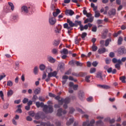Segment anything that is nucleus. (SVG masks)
Listing matches in <instances>:
<instances>
[{
  "mask_svg": "<svg viewBox=\"0 0 126 126\" xmlns=\"http://www.w3.org/2000/svg\"><path fill=\"white\" fill-rule=\"evenodd\" d=\"M35 105L37 108H43V111L45 114H49V113H53L54 110L53 109V106L49 105H44L43 102L40 103L39 101H37L35 103Z\"/></svg>",
  "mask_w": 126,
  "mask_h": 126,
  "instance_id": "nucleus-1",
  "label": "nucleus"
},
{
  "mask_svg": "<svg viewBox=\"0 0 126 126\" xmlns=\"http://www.w3.org/2000/svg\"><path fill=\"white\" fill-rule=\"evenodd\" d=\"M54 98L56 100H57V101H58L59 103H61V105H63V103H65L63 106L64 109H66V108H67V104L69 103L70 101V98H69V97H66L65 99H63V98L61 99V97L59 95H55V97H54ZM60 99H61V100H60Z\"/></svg>",
  "mask_w": 126,
  "mask_h": 126,
  "instance_id": "nucleus-2",
  "label": "nucleus"
},
{
  "mask_svg": "<svg viewBox=\"0 0 126 126\" xmlns=\"http://www.w3.org/2000/svg\"><path fill=\"white\" fill-rule=\"evenodd\" d=\"M67 23L63 25V28L67 29V30H72V27L75 26V24L73 23L72 21L69 19L67 20Z\"/></svg>",
  "mask_w": 126,
  "mask_h": 126,
  "instance_id": "nucleus-3",
  "label": "nucleus"
},
{
  "mask_svg": "<svg viewBox=\"0 0 126 126\" xmlns=\"http://www.w3.org/2000/svg\"><path fill=\"white\" fill-rule=\"evenodd\" d=\"M112 62L114 63H118L115 64V68L118 69V70H120V69H121V65L120 64H123L122 61H121L120 59L117 60L116 58H113L112 59Z\"/></svg>",
  "mask_w": 126,
  "mask_h": 126,
  "instance_id": "nucleus-4",
  "label": "nucleus"
},
{
  "mask_svg": "<svg viewBox=\"0 0 126 126\" xmlns=\"http://www.w3.org/2000/svg\"><path fill=\"white\" fill-rule=\"evenodd\" d=\"M87 75V73H83L82 72H81L80 73H75V72L72 73V75H73L74 76H76L77 77H83Z\"/></svg>",
  "mask_w": 126,
  "mask_h": 126,
  "instance_id": "nucleus-5",
  "label": "nucleus"
},
{
  "mask_svg": "<svg viewBox=\"0 0 126 126\" xmlns=\"http://www.w3.org/2000/svg\"><path fill=\"white\" fill-rule=\"evenodd\" d=\"M95 123V120H92L90 122V124H89V121L87 120L86 122H83V126H94L93 125Z\"/></svg>",
  "mask_w": 126,
  "mask_h": 126,
  "instance_id": "nucleus-6",
  "label": "nucleus"
},
{
  "mask_svg": "<svg viewBox=\"0 0 126 126\" xmlns=\"http://www.w3.org/2000/svg\"><path fill=\"white\" fill-rule=\"evenodd\" d=\"M49 23L50 25H55V23H57V20L56 19V18L54 17H49Z\"/></svg>",
  "mask_w": 126,
  "mask_h": 126,
  "instance_id": "nucleus-7",
  "label": "nucleus"
},
{
  "mask_svg": "<svg viewBox=\"0 0 126 126\" xmlns=\"http://www.w3.org/2000/svg\"><path fill=\"white\" fill-rule=\"evenodd\" d=\"M62 114H63V115L66 114V111L64 110L63 111V108H60L58 110V113L57 115L58 116V117H61V116H62Z\"/></svg>",
  "mask_w": 126,
  "mask_h": 126,
  "instance_id": "nucleus-8",
  "label": "nucleus"
},
{
  "mask_svg": "<svg viewBox=\"0 0 126 126\" xmlns=\"http://www.w3.org/2000/svg\"><path fill=\"white\" fill-rule=\"evenodd\" d=\"M48 76L49 77H57V75H58V71H54L53 72H50L48 74Z\"/></svg>",
  "mask_w": 126,
  "mask_h": 126,
  "instance_id": "nucleus-9",
  "label": "nucleus"
},
{
  "mask_svg": "<svg viewBox=\"0 0 126 126\" xmlns=\"http://www.w3.org/2000/svg\"><path fill=\"white\" fill-rule=\"evenodd\" d=\"M65 14L67 15V16H72L73 14H74V12L72 10H66L65 12Z\"/></svg>",
  "mask_w": 126,
  "mask_h": 126,
  "instance_id": "nucleus-10",
  "label": "nucleus"
},
{
  "mask_svg": "<svg viewBox=\"0 0 126 126\" xmlns=\"http://www.w3.org/2000/svg\"><path fill=\"white\" fill-rule=\"evenodd\" d=\"M84 92L83 91H80L78 94V97L80 100H84L85 99Z\"/></svg>",
  "mask_w": 126,
  "mask_h": 126,
  "instance_id": "nucleus-11",
  "label": "nucleus"
},
{
  "mask_svg": "<svg viewBox=\"0 0 126 126\" xmlns=\"http://www.w3.org/2000/svg\"><path fill=\"white\" fill-rule=\"evenodd\" d=\"M29 8L30 7H27V6L24 5L22 7V12H24V13H28V11H29Z\"/></svg>",
  "mask_w": 126,
  "mask_h": 126,
  "instance_id": "nucleus-12",
  "label": "nucleus"
},
{
  "mask_svg": "<svg viewBox=\"0 0 126 126\" xmlns=\"http://www.w3.org/2000/svg\"><path fill=\"white\" fill-rule=\"evenodd\" d=\"M61 30H62V25H58V27L55 28V32L57 34H59L61 32Z\"/></svg>",
  "mask_w": 126,
  "mask_h": 126,
  "instance_id": "nucleus-13",
  "label": "nucleus"
},
{
  "mask_svg": "<svg viewBox=\"0 0 126 126\" xmlns=\"http://www.w3.org/2000/svg\"><path fill=\"white\" fill-rule=\"evenodd\" d=\"M108 15L109 16H114V15H116V9H112L108 11Z\"/></svg>",
  "mask_w": 126,
  "mask_h": 126,
  "instance_id": "nucleus-14",
  "label": "nucleus"
},
{
  "mask_svg": "<svg viewBox=\"0 0 126 126\" xmlns=\"http://www.w3.org/2000/svg\"><path fill=\"white\" fill-rule=\"evenodd\" d=\"M126 50L125 48H119L118 50V54L119 55H123V54H126Z\"/></svg>",
  "mask_w": 126,
  "mask_h": 126,
  "instance_id": "nucleus-15",
  "label": "nucleus"
},
{
  "mask_svg": "<svg viewBox=\"0 0 126 126\" xmlns=\"http://www.w3.org/2000/svg\"><path fill=\"white\" fill-rule=\"evenodd\" d=\"M47 60L49 63H55L56 62V59H54L53 57L49 56L48 57Z\"/></svg>",
  "mask_w": 126,
  "mask_h": 126,
  "instance_id": "nucleus-16",
  "label": "nucleus"
},
{
  "mask_svg": "<svg viewBox=\"0 0 126 126\" xmlns=\"http://www.w3.org/2000/svg\"><path fill=\"white\" fill-rule=\"evenodd\" d=\"M3 11L6 13H7L10 11V8L7 6H4L3 8Z\"/></svg>",
  "mask_w": 126,
  "mask_h": 126,
  "instance_id": "nucleus-17",
  "label": "nucleus"
},
{
  "mask_svg": "<svg viewBox=\"0 0 126 126\" xmlns=\"http://www.w3.org/2000/svg\"><path fill=\"white\" fill-rule=\"evenodd\" d=\"M105 52H106V48H105L99 49L98 50V54H103Z\"/></svg>",
  "mask_w": 126,
  "mask_h": 126,
  "instance_id": "nucleus-18",
  "label": "nucleus"
},
{
  "mask_svg": "<svg viewBox=\"0 0 126 126\" xmlns=\"http://www.w3.org/2000/svg\"><path fill=\"white\" fill-rule=\"evenodd\" d=\"M110 42H112V38H109L105 40V47H108V46H109Z\"/></svg>",
  "mask_w": 126,
  "mask_h": 126,
  "instance_id": "nucleus-19",
  "label": "nucleus"
},
{
  "mask_svg": "<svg viewBox=\"0 0 126 126\" xmlns=\"http://www.w3.org/2000/svg\"><path fill=\"white\" fill-rule=\"evenodd\" d=\"M92 49L93 52H96V51L98 50V47L96 46V45L95 44H93Z\"/></svg>",
  "mask_w": 126,
  "mask_h": 126,
  "instance_id": "nucleus-20",
  "label": "nucleus"
},
{
  "mask_svg": "<svg viewBox=\"0 0 126 126\" xmlns=\"http://www.w3.org/2000/svg\"><path fill=\"white\" fill-rule=\"evenodd\" d=\"M99 87H101V88H103V89H109L110 86L106 85H99Z\"/></svg>",
  "mask_w": 126,
  "mask_h": 126,
  "instance_id": "nucleus-21",
  "label": "nucleus"
},
{
  "mask_svg": "<svg viewBox=\"0 0 126 126\" xmlns=\"http://www.w3.org/2000/svg\"><path fill=\"white\" fill-rule=\"evenodd\" d=\"M81 38L82 40H85V37L87 36V33L86 32H83L81 34H80Z\"/></svg>",
  "mask_w": 126,
  "mask_h": 126,
  "instance_id": "nucleus-22",
  "label": "nucleus"
},
{
  "mask_svg": "<svg viewBox=\"0 0 126 126\" xmlns=\"http://www.w3.org/2000/svg\"><path fill=\"white\" fill-rule=\"evenodd\" d=\"M41 92V89L38 88L37 89H35L34 91V94H38L39 93Z\"/></svg>",
  "mask_w": 126,
  "mask_h": 126,
  "instance_id": "nucleus-23",
  "label": "nucleus"
},
{
  "mask_svg": "<svg viewBox=\"0 0 126 126\" xmlns=\"http://www.w3.org/2000/svg\"><path fill=\"white\" fill-rule=\"evenodd\" d=\"M96 77L97 78H99L100 80H103V77H102V73H97L96 74Z\"/></svg>",
  "mask_w": 126,
  "mask_h": 126,
  "instance_id": "nucleus-24",
  "label": "nucleus"
},
{
  "mask_svg": "<svg viewBox=\"0 0 126 126\" xmlns=\"http://www.w3.org/2000/svg\"><path fill=\"white\" fill-rule=\"evenodd\" d=\"M74 121V120L73 118L70 119H69V122L68 121L66 123L67 126H70V125H71V124H72L73 123Z\"/></svg>",
  "mask_w": 126,
  "mask_h": 126,
  "instance_id": "nucleus-25",
  "label": "nucleus"
},
{
  "mask_svg": "<svg viewBox=\"0 0 126 126\" xmlns=\"http://www.w3.org/2000/svg\"><path fill=\"white\" fill-rule=\"evenodd\" d=\"M12 94H13V91L12 90H10L7 92V96L8 97H10V96H12Z\"/></svg>",
  "mask_w": 126,
  "mask_h": 126,
  "instance_id": "nucleus-26",
  "label": "nucleus"
},
{
  "mask_svg": "<svg viewBox=\"0 0 126 126\" xmlns=\"http://www.w3.org/2000/svg\"><path fill=\"white\" fill-rule=\"evenodd\" d=\"M120 80L122 81L123 83H126V76H123L120 77Z\"/></svg>",
  "mask_w": 126,
  "mask_h": 126,
  "instance_id": "nucleus-27",
  "label": "nucleus"
},
{
  "mask_svg": "<svg viewBox=\"0 0 126 126\" xmlns=\"http://www.w3.org/2000/svg\"><path fill=\"white\" fill-rule=\"evenodd\" d=\"M8 5L9 6L11 7V10H14V5H13V3L11 2H8Z\"/></svg>",
  "mask_w": 126,
  "mask_h": 126,
  "instance_id": "nucleus-28",
  "label": "nucleus"
},
{
  "mask_svg": "<svg viewBox=\"0 0 126 126\" xmlns=\"http://www.w3.org/2000/svg\"><path fill=\"white\" fill-rule=\"evenodd\" d=\"M61 53L64 54V55H67V54H68V51L67 50V49L64 48L63 49V51H61Z\"/></svg>",
  "mask_w": 126,
  "mask_h": 126,
  "instance_id": "nucleus-29",
  "label": "nucleus"
},
{
  "mask_svg": "<svg viewBox=\"0 0 126 126\" xmlns=\"http://www.w3.org/2000/svg\"><path fill=\"white\" fill-rule=\"evenodd\" d=\"M107 67H108V66H106L105 67H104V68L105 69H107V72H108V73H111V72H112L113 70V68L112 67H110L107 69Z\"/></svg>",
  "mask_w": 126,
  "mask_h": 126,
  "instance_id": "nucleus-30",
  "label": "nucleus"
},
{
  "mask_svg": "<svg viewBox=\"0 0 126 126\" xmlns=\"http://www.w3.org/2000/svg\"><path fill=\"white\" fill-rule=\"evenodd\" d=\"M40 70H44L46 68V66L44 64H41L39 65Z\"/></svg>",
  "mask_w": 126,
  "mask_h": 126,
  "instance_id": "nucleus-31",
  "label": "nucleus"
},
{
  "mask_svg": "<svg viewBox=\"0 0 126 126\" xmlns=\"http://www.w3.org/2000/svg\"><path fill=\"white\" fill-rule=\"evenodd\" d=\"M76 61L72 60L69 62V64H70V65H72V66H73L74 64H76Z\"/></svg>",
  "mask_w": 126,
  "mask_h": 126,
  "instance_id": "nucleus-32",
  "label": "nucleus"
},
{
  "mask_svg": "<svg viewBox=\"0 0 126 126\" xmlns=\"http://www.w3.org/2000/svg\"><path fill=\"white\" fill-rule=\"evenodd\" d=\"M90 77H91V76L90 75L86 76L85 81H86V82H88V83L90 82Z\"/></svg>",
  "mask_w": 126,
  "mask_h": 126,
  "instance_id": "nucleus-33",
  "label": "nucleus"
},
{
  "mask_svg": "<svg viewBox=\"0 0 126 126\" xmlns=\"http://www.w3.org/2000/svg\"><path fill=\"white\" fill-rule=\"evenodd\" d=\"M123 42V37H120L118 40V45H122V42Z\"/></svg>",
  "mask_w": 126,
  "mask_h": 126,
  "instance_id": "nucleus-34",
  "label": "nucleus"
},
{
  "mask_svg": "<svg viewBox=\"0 0 126 126\" xmlns=\"http://www.w3.org/2000/svg\"><path fill=\"white\" fill-rule=\"evenodd\" d=\"M95 13V15H94V17H95L96 18H98V17H99L100 16V13L99 12V11H95L94 12Z\"/></svg>",
  "mask_w": 126,
  "mask_h": 126,
  "instance_id": "nucleus-35",
  "label": "nucleus"
},
{
  "mask_svg": "<svg viewBox=\"0 0 126 126\" xmlns=\"http://www.w3.org/2000/svg\"><path fill=\"white\" fill-rule=\"evenodd\" d=\"M76 64L77 66H82V65H83V63L79 61H76Z\"/></svg>",
  "mask_w": 126,
  "mask_h": 126,
  "instance_id": "nucleus-36",
  "label": "nucleus"
},
{
  "mask_svg": "<svg viewBox=\"0 0 126 126\" xmlns=\"http://www.w3.org/2000/svg\"><path fill=\"white\" fill-rule=\"evenodd\" d=\"M53 71V69L52 68V67L51 66H48L47 69H46V72H48V71H49V72H52V71Z\"/></svg>",
  "mask_w": 126,
  "mask_h": 126,
  "instance_id": "nucleus-37",
  "label": "nucleus"
},
{
  "mask_svg": "<svg viewBox=\"0 0 126 126\" xmlns=\"http://www.w3.org/2000/svg\"><path fill=\"white\" fill-rule=\"evenodd\" d=\"M96 71V68L92 67L90 69V73H94Z\"/></svg>",
  "mask_w": 126,
  "mask_h": 126,
  "instance_id": "nucleus-38",
  "label": "nucleus"
},
{
  "mask_svg": "<svg viewBox=\"0 0 126 126\" xmlns=\"http://www.w3.org/2000/svg\"><path fill=\"white\" fill-rule=\"evenodd\" d=\"M4 95H3V92H2V91H0V97L1 98L2 100H4Z\"/></svg>",
  "mask_w": 126,
  "mask_h": 126,
  "instance_id": "nucleus-39",
  "label": "nucleus"
},
{
  "mask_svg": "<svg viewBox=\"0 0 126 126\" xmlns=\"http://www.w3.org/2000/svg\"><path fill=\"white\" fill-rule=\"evenodd\" d=\"M13 85V84L11 81H7V86H10V87H11V86H12Z\"/></svg>",
  "mask_w": 126,
  "mask_h": 126,
  "instance_id": "nucleus-40",
  "label": "nucleus"
},
{
  "mask_svg": "<svg viewBox=\"0 0 126 126\" xmlns=\"http://www.w3.org/2000/svg\"><path fill=\"white\" fill-rule=\"evenodd\" d=\"M33 72L34 74H37V73H38V67L37 66L34 67Z\"/></svg>",
  "mask_w": 126,
  "mask_h": 126,
  "instance_id": "nucleus-41",
  "label": "nucleus"
},
{
  "mask_svg": "<svg viewBox=\"0 0 126 126\" xmlns=\"http://www.w3.org/2000/svg\"><path fill=\"white\" fill-rule=\"evenodd\" d=\"M59 44H60V40H55L53 45L54 46H58Z\"/></svg>",
  "mask_w": 126,
  "mask_h": 126,
  "instance_id": "nucleus-42",
  "label": "nucleus"
},
{
  "mask_svg": "<svg viewBox=\"0 0 126 126\" xmlns=\"http://www.w3.org/2000/svg\"><path fill=\"white\" fill-rule=\"evenodd\" d=\"M92 65L94 67H96L98 65V62L97 61H94L92 63Z\"/></svg>",
  "mask_w": 126,
  "mask_h": 126,
  "instance_id": "nucleus-43",
  "label": "nucleus"
},
{
  "mask_svg": "<svg viewBox=\"0 0 126 126\" xmlns=\"http://www.w3.org/2000/svg\"><path fill=\"white\" fill-rule=\"evenodd\" d=\"M37 99H38V96H37L36 95H34L32 97V100L33 102H35Z\"/></svg>",
  "mask_w": 126,
  "mask_h": 126,
  "instance_id": "nucleus-44",
  "label": "nucleus"
},
{
  "mask_svg": "<svg viewBox=\"0 0 126 126\" xmlns=\"http://www.w3.org/2000/svg\"><path fill=\"white\" fill-rule=\"evenodd\" d=\"M29 114L30 115V116H31L32 117H34L35 116V113H34V111L29 112Z\"/></svg>",
  "mask_w": 126,
  "mask_h": 126,
  "instance_id": "nucleus-45",
  "label": "nucleus"
},
{
  "mask_svg": "<svg viewBox=\"0 0 126 126\" xmlns=\"http://www.w3.org/2000/svg\"><path fill=\"white\" fill-rule=\"evenodd\" d=\"M87 101H88V102H92V101H93V97H92V96H90L87 98Z\"/></svg>",
  "mask_w": 126,
  "mask_h": 126,
  "instance_id": "nucleus-46",
  "label": "nucleus"
},
{
  "mask_svg": "<svg viewBox=\"0 0 126 126\" xmlns=\"http://www.w3.org/2000/svg\"><path fill=\"white\" fill-rule=\"evenodd\" d=\"M105 11L104 12V14H107L108 12V10H109V7L108 6H105Z\"/></svg>",
  "mask_w": 126,
  "mask_h": 126,
  "instance_id": "nucleus-47",
  "label": "nucleus"
},
{
  "mask_svg": "<svg viewBox=\"0 0 126 126\" xmlns=\"http://www.w3.org/2000/svg\"><path fill=\"white\" fill-rule=\"evenodd\" d=\"M79 29H80V31H83V30H85V29H84V26H83V25H81V26H80V27L79 28Z\"/></svg>",
  "mask_w": 126,
  "mask_h": 126,
  "instance_id": "nucleus-48",
  "label": "nucleus"
},
{
  "mask_svg": "<svg viewBox=\"0 0 126 126\" xmlns=\"http://www.w3.org/2000/svg\"><path fill=\"white\" fill-rule=\"evenodd\" d=\"M52 53H53V54H54L55 55L58 54V49H55V48L53 49L52 50Z\"/></svg>",
  "mask_w": 126,
  "mask_h": 126,
  "instance_id": "nucleus-49",
  "label": "nucleus"
},
{
  "mask_svg": "<svg viewBox=\"0 0 126 126\" xmlns=\"http://www.w3.org/2000/svg\"><path fill=\"white\" fill-rule=\"evenodd\" d=\"M38 99L39 101H41V102H44L45 101V98L43 96H39Z\"/></svg>",
  "mask_w": 126,
  "mask_h": 126,
  "instance_id": "nucleus-50",
  "label": "nucleus"
},
{
  "mask_svg": "<svg viewBox=\"0 0 126 126\" xmlns=\"http://www.w3.org/2000/svg\"><path fill=\"white\" fill-rule=\"evenodd\" d=\"M3 107L4 110H6V109L8 108V103L4 104Z\"/></svg>",
  "mask_w": 126,
  "mask_h": 126,
  "instance_id": "nucleus-51",
  "label": "nucleus"
},
{
  "mask_svg": "<svg viewBox=\"0 0 126 126\" xmlns=\"http://www.w3.org/2000/svg\"><path fill=\"white\" fill-rule=\"evenodd\" d=\"M62 104H61V102H59V104H55L54 105V107L55 108H60L61 106H62Z\"/></svg>",
  "mask_w": 126,
  "mask_h": 126,
  "instance_id": "nucleus-52",
  "label": "nucleus"
},
{
  "mask_svg": "<svg viewBox=\"0 0 126 126\" xmlns=\"http://www.w3.org/2000/svg\"><path fill=\"white\" fill-rule=\"evenodd\" d=\"M28 102V98H24L23 100V104H26Z\"/></svg>",
  "mask_w": 126,
  "mask_h": 126,
  "instance_id": "nucleus-53",
  "label": "nucleus"
},
{
  "mask_svg": "<svg viewBox=\"0 0 126 126\" xmlns=\"http://www.w3.org/2000/svg\"><path fill=\"white\" fill-rule=\"evenodd\" d=\"M92 31L93 32H96V31H97V27L96 26L93 27L92 29Z\"/></svg>",
  "mask_w": 126,
  "mask_h": 126,
  "instance_id": "nucleus-54",
  "label": "nucleus"
},
{
  "mask_svg": "<svg viewBox=\"0 0 126 126\" xmlns=\"http://www.w3.org/2000/svg\"><path fill=\"white\" fill-rule=\"evenodd\" d=\"M75 24H77V25H80V26H81V25H82V24H81V21H75Z\"/></svg>",
  "mask_w": 126,
  "mask_h": 126,
  "instance_id": "nucleus-55",
  "label": "nucleus"
},
{
  "mask_svg": "<svg viewBox=\"0 0 126 126\" xmlns=\"http://www.w3.org/2000/svg\"><path fill=\"white\" fill-rule=\"evenodd\" d=\"M105 63L107 64H109L111 63V59H106L105 60Z\"/></svg>",
  "mask_w": 126,
  "mask_h": 126,
  "instance_id": "nucleus-56",
  "label": "nucleus"
},
{
  "mask_svg": "<svg viewBox=\"0 0 126 126\" xmlns=\"http://www.w3.org/2000/svg\"><path fill=\"white\" fill-rule=\"evenodd\" d=\"M109 57H110V58H114V57H115V53L113 52H110L109 54Z\"/></svg>",
  "mask_w": 126,
  "mask_h": 126,
  "instance_id": "nucleus-57",
  "label": "nucleus"
},
{
  "mask_svg": "<svg viewBox=\"0 0 126 126\" xmlns=\"http://www.w3.org/2000/svg\"><path fill=\"white\" fill-rule=\"evenodd\" d=\"M5 74H3V75H0V81L2 79H3L4 77H5Z\"/></svg>",
  "mask_w": 126,
  "mask_h": 126,
  "instance_id": "nucleus-58",
  "label": "nucleus"
},
{
  "mask_svg": "<svg viewBox=\"0 0 126 126\" xmlns=\"http://www.w3.org/2000/svg\"><path fill=\"white\" fill-rule=\"evenodd\" d=\"M49 96L50 97H53L54 98H55V97H56V95L55 94H53V93H50L49 94Z\"/></svg>",
  "mask_w": 126,
  "mask_h": 126,
  "instance_id": "nucleus-59",
  "label": "nucleus"
},
{
  "mask_svg": "<svg viewBox=\"0 0 126 126\" xmlns=\"http://www.w3.org/2000/svg\"><path fill=\"white\" fill-rule=\"evenodd\" d=\"M88 19L90 22H93V20H94V17H91L90 18H88Z\"/></svg>",
  "mask_w": 126,
  "mask_h": 126,
  "instance_id": "nucleus-60",
  "label": "nucleus"
},
{
  "mask_svg": "<svg viewBox=\"0 0 126 126\" xmlns=\"http://www.w3.org/2000/svg\"><path fill=\"white\" fill-rule=\"evenodd\" d=\"M70 73H71V69H70L65 73V74H67V75H68L70 74Z\"/></svg>",
  "mask_w": 126,
  "mask_h": 126,
  "instance_id": "nucleus-61",
  "label": "nucleus"
},
{
  "mask_svg": "<svg viewBox=\"0 0 126 126\" xmlns=\"http://www.w3.org/2000/svg\"><path fill=\"white\" fill-rule=\"evenodd\" d=\"M103 124V122H102V121L99 120L96 122V126H99V125H101Z\"/></svg>",
  "mask_w": 126,
  "mask_h": 126,
  "instance_id": "nucleus-62",
  "label": "nucleus"
},
{
  "mask_svg": "<svg viewBox=\"0 0 126 126\" xmlns=\"http://www.w3.org/2000/svg\"><path fill=\"white\" fill-rule=\"evenodd\" d=\"M77 88H78V85H74V86L73 87V89L74 90H77Z\"/></svg>",
  "mask_w": 126,
  "mask_h": 126,
  "instance_id": "nucleus-63",
  "label": "nucleus"
},
{
  "mask_svg": "<svg viewBox=\"0 0 126 126\" xmlns=\"http://www.w3.org/2000/svg\"><path fill=\"white\" fill-rule=\"evenodd\" d=\"M27 121H29V122H31L32 121V118L30 116H28L27 117Z\"/></svg>",
  "mask_w": 126,
  "mask_h": 126,
  "instance_id": "nucleus-64",
  "label": "nucleus"
}]
</instances>
